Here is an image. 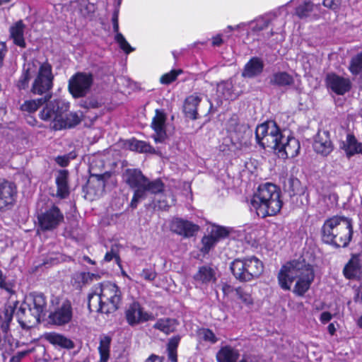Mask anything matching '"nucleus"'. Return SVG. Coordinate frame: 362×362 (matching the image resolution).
Listing matches in <instances>:
<instances>
[{
    "mask_svg": "<svg viewBox=\"0 0 362 362\" xmlns=\"http://www.w3.org/2000/svg\"><path fill=\"white\" fill-rule=\"evenodd\" d=\"M257 142L262 148H271L278 151L282 158H293L300 151V143L291 134L286 136L285 131L281 132L276 124L269 121L258 125L255 131Z\"/></svg>",
    "mask_w": 362,
    "mask_h": 362,
    "instance_id": "1",
    "label": "nucleus"
},
{
    "mask_svg": "<svg viewBox=\"0 0 362 362\" xmlns=\"http://www.w3.org/2000/svg\"><path fill=\"white\" fill-rule=\"evenodd\" d=\"M314 278L313 267L303 259L286 263L278 274L279 284L285 291L290 290L292 283L296 280L293 292L299 296H303L308 291Z\"/></svg>",
    "mask_w": 362,
    "mask_h": 362,
    "instance_id": "2",
    "label": "nucleus"
},
{
    "mask_svg": "<svg viewBox=\"0 0 362 362\" xmlns=\"http://www.w3.org/2000/svg\"><path fill=\"white\" fill-rule=\"evenodd\" d=\"M122 300L120 288L114 283L105 281L94 286L88 297L90 312L109 314L115 312Z\"/></svg>",
    "mask_w": 362,
    "mask_h": 362,
    "instance_id": "3",
    "label": "nucleus"
},
{
    "mask_svg": "<svg viewBox=\"0 0 362 362\" xmlns=\"http://www.w3.org/2000/svg\"><path fill=\"white\" fill-rule=\"evenodd\" d=\"M281 190L276 185L265 183L258 187L250 201L251 210L258 216L265 218L277 214L282 208Z\"/></svg>",
    "mask_w": 362,
    "mask_h": 362,
    "instance_id": "4",
    "label": "nucleus"
},
{
    "mask_svg": "<svg viewBox=\"0 0 362 362\" xmlns=\"http://www.w3.org/2000/svg\"><path fill=\"white\" fill-rule=\"evenodd\" d=\"M353 235L352 221L344 216H333L327 219L322 228V239L335 247H345Z\"/></svg>",
    "mask_w": 362,
    "mask_h": 362,
    "instance_id": "5",
    "label": "nucleus"
},
{
    "mask_svg": "<svg viewBox=\"0 0 362 362\" xmlns=\"http://www.w3.org/2000/svg\"><path fill=\"white\" fill-rule=\"evenodd\" d=\"M234 277L240 282L257 279L264 272L262 262L255 256H248L234 259L230 265Z\"/></svg>",
    "mask_w": 362,
    "mask_h": 362,
    "instance_id": "6",
    "label": "nucleus"
},
{
    "mask_svg": "<svg viewBox=\"0 0 362 362\" xmlns=\"http://www.w3.org/2000/svg\"><path fill=\"white\" fill-rule=\"evenodd\" d=\"M126 182L130 187L134 188V194L130 206L132 208H136L138 203L145 199V185L146 177L141 171L137 169H127L124 175Z\"/></svg>",
    "mask_w": 362,
    "mask_h": 362,
    "instance_id": "7",
    "label": "nucleus"
},
{
    "mask_svg": "<svg viewBox=\"0 0 362 362\" xmlns=\"http://www.w3.org/2000/svg\"><path fill=\"white\" fill-rule=\"evenodd\" d=\"M45 106L40 113V117L44 121H52V127L59 122L65 112H66L70 107L69 103L62 100H47L45 103Z\"/></svg>",
    "mask_w": 362,
    "mask_h": 362,
    "instance_id": "8",
    "label": "nucleus"
},
{
    "mask_svg": "<svg viewBox=\"0 0 362 362\" xmlns=\"http://www.w3.org/2000/svg\"><path fill=\"white\" fill-rule=\"evenodd\" d=\"M24 307H28L33 313L29 316L31 322H40V318L45 316L47 311V300L45 296L40 293H30L25 296L22 302Z\"/></svg>",
    "mask_w": 362,
    "mask_h": 362,
    "instance_id": "9",
    "label": "nucleus"
},
{
    "mask_svg": "<svg viewBox=\"0 0 362 362\" xmlns=\"http://www.w3.org/2000/svg\"><path fill=\"white\" fill-rule=\"evenodd\" d=\"M64 214L56 206H52L37 215L39 227L42 230H54L64 221Z\"/></svg>",
    "mask_w": 362,
    "mask_h": 362,
    "instance_id": "10",
    "label": "nucleus"
},
{
    "mask_svg": "<svg viewBox=\"0 0 362 362\" xmlns=\"http://www.w3.org/2000/svg\"><path fill=\"white\" fill-rule=\"evenodd\" d=\"M13 310L11 307H5L0 314V351H8L13 349V337L8 334V330L13 317Z\"/></svg>",
    "mask_w": 362,
    "mask_h": 362,
    "instance_id": "11",
    "label": "nucleus"
},
{
    "mask_svg": "<svg viewBox=\"0 0 362 362\" xmlns=\"http://www.w3.org/2000/svg\"><path fill=\"white\" fill-rule=\"evenodd\" d=\"M240 352L231 345L222 346L216 354L217 362H258V358L252 355H243L240 360Z\"/></svg>",
    "mask_w": 362,
    "mask_h": 362,
    "instance_id": "12",
    "label": "nucleus"
},
{
    "mask_svg": "<svg viewBox=\"0 0 362 362\" xmlns=\"http://www.w3.org/2000/svg\"><path fill=\"white\" fill-rule=\"evenodd\" d=\"M125 317L127 323L131 326L153 319V315L144 310V308L138 302H133L129 305L125 310Z\"/></svg>",
    "mask_w": 362,
    "mask_h": 362,
    "instance_id": "13",
    "label": "nucleus"
},
{
    "mask_svg": "<svg viewBox=\"0 0 362 362\" xmlns=\"http://www.w3.org/2000/svg\"><path fill=\"white\" fill-rule=\"evenodd\" d=\"M208 232L209 234L202 239V247L200 250L204 254H208L221 238H226L229 233L226 228L215 225Z\"/></svg>",
    "mask_w": 362,
    "mask_h": 362,
    "instance_id": "14",
    "label": "nucleus"
},
{
    "mask_svg": "<svg viewBox=\"0 0 362 362\" xmlns=\"http://www.w3.org/2000/svg\"><path fill=\"white\" fill-rule=\"evenodd\" d=\"M53 79L52 66L49 63L42 64L31 90H50L52 88Z\"/></svg>",
    "mask_w": 362,
    "mask_h": 362,
    "instance_id": "15",
    "label": "nucleus"
},
{
    "mask_svg": "<svg viewBox=\"0 0 362 362\" xmlns=\"http://www.w3.org/2000/svg\"><path fill=\"white\" fill-rule=\"evenodd\" d=\"M167 115L163 110L156 109L152 119L151 127L154 132L152 135L156 143H163L167 138L166 134Z\"/></svg>",
    "mask_w": 362,
    "mask_h": 362,
    "instance_id": "16",
    "label": "nucleus"
},
{
    "mask_svg": "<svg viewBox=\"0 0 362 362\" xmlns=\"http://www.w3.org/2000/svg\"><path fill=\"white\" fill-rule=\"evenodd\" d=\"M16 194V187L13 182L0 180V210L13 205Z\"/></svg>",
    "mask_w": 362,
    "mask_h": 362,
    "instance_id": "17",
    "label": "nucleus"
},
{
    "mask_svg": "<svg viewBox=\"0 0 362 362\" xmlns=\"http://www.w3.org/2000/svg\"><path fill=\"white\" fill-rule=\"evenodd\" d=\"M170 228L173 233L188 238L198 231L199 226L189 221L175 218L170 222Z\"/></svg>",
    "mask_w": 362,
    "mask_h": 362,
    "instance_id": "18",
    "label": "nucleus"
},
{
    "mask_svg": "<svg viewBox=\"0 0 362 362\" xmlns=\"http://www.w3.org/2000/svg\"><path fill=\"white\" fill-rule=\"evenodd\" d=\"M93 82L90 73L77 72L69 81V90H88Z\"/></svg>",
    "mask_w": 362,
    "mask_h": 362,
    "instance_id": "19",
    "label": "nucleus"
},
{
    "mask_svg": "<svg viewBox=\"0 0 362 362\" xmlns=\"http://www.w3.org/2000/svg\"><path fill=\"white\" fill-rule=\"evenodd\" d=\"M73 312L71 303L64 302L55 310L49 314V319L52 323L62 325L69 322L72 318Z\"/></svg>",
    "mask_w": 362,
    "mask_h": 362,
    "instance_id": "20",
    "label": "nucleus"
},
{
    "mask_svg": "<svg viewBox=\"0 0 362 362\" xmlns=\"http://www.w3.org/2000/svg\"><path fill=\"white\" fill-rule=\"evenodd\" d=\"M13 310V315L15 314L17 320L23 329H28L40 322H31L29 316L33 315V313L30 310H28V307H24L23 303H19L16 302L13 306L8 305Z\"/></svg>",
    "mask_w": 362,
    "mask_h": 362,
    "instance_id": "21",
    "label": "nucleus"
},
{
    "mask_svg": "<svg viewBox=\"0 0 362 362\" xmlns=\"http://www.w3.org/2000/svg\"><path fill=\"white\" fill-rule=\"evenodd\" d=\"M243 128V127L238 123V119L236 115H233L226 124V130L230 136L231 144L236 149L240 148L242 146Z\"/></svg>",
    "mask_w": 362,
    "mask_h": 362,
    "instance_id": "22",
    "label": "nucleus"
},
{
    "mask_svg": "<svg viewBox=\"0 0 362 362\" xmlns=\"http://www.w3.org/2000/svg\"><path fill=\"white\" fill-rule=\"evenodd\" d=\"M325 83L327 87L331 90H350L351 88L349 78L340 76L334 73L327 74Z\"/></svg>",
    "mask_w": 362,
    "mask_h": 362,
    "instance_id": "23",
    "label": "nucleus"
},
{
    "mask_svg": "<svg viewBox=\"0 0 362 362\" xmlns=\"http://www.w3.org/2000/svg\"><path fill=\"white\" fill-rule=\"evenodd\" d=\"M216 273L210 266L200 267L197 272L194 275V280L197 285H208L216 281Z\"/></svg>",
    "mask_w": 362,
    "mask_h": 362,
    "instance_id": "24",
    "label": "nucleus"
},
{
    "mask_svg": "<svg viewBox=\"0 0 362 362\" xmlns=\"http://www.w3.org/2000/svg\"><path fill=\"white\" fill-rule=\"evenodd\" d=\"M25 25L22 20H19L9 28V37L13 40L14 45L25 48L26 42L24 37Z\"/></svg>",
    "mask_w": 362,
    "mask_h": 362,
    "instance_id": "25",
    "label": "nucleus"
},
{
    "mask_svg": "<svg viewBox=\"0 0 362 362\" xmlns=\"http://www.w3.org/2000/svg\"><path fill=\"white\" fill-rule=\"evenodd\" d=\"M264 66V62L259 57L251 58L245 65L242 76L245 78H252L259 75Z\"/></svg>",
    "mask_w": 362,
    "mask_h": 362,
    "instance_id": "26",
    "label": "nucleus"
},
{
    "mask_svg": "<svg viewBox=\"0 0 362 362\" xmlns=\"http://www.w3.org/2000/svg\"><path fill=\"white\" fill-rule=\"evenodd\" d=\"M83 117L81 112H71L66 115L65 117L62 115L60 121L54 126V130H61L66 128H72L78 125Z\"/></svg>",
    "mask_w": 362,
    "mask_h": 362,
    "instance_id": "27",
    "label": "nucleus"
},
{
    "mask_svg": "<svg viewBox=\"0 0 362 362\" xmlns=\"http://www.w3.org/2000/svg\"><path fill=\"white\" fill-rule=\"evenodd\" d=\"M313 148L317 153L327 156L332 151V146L327 137V132L318 133L315 139Z\"/></svg>",
    "mask_w": 362,
    "mask_h": 362,
    "instance_id": "28",
    "label": "nucleus"
},
{
    "mask_svg": "<svg viewBox=\"0 0 362 362\" xmlns=\"http://www.w3.org/2000/svg\"><path fill=\"white\" fill-rule=\"evenodd\" d=\"M343 273L348 279L359 278L362 273L359 259L357 257H352L344 267Z\"/></svg>",
    "mask_w": 362,
    "mask_h": 362,
    "instance_id": "29",
    "label": "nucleus"
},
{
    "mask_svg": "<svg viewBox=\"0 0 362 362\" xmlns=\"http://www.w3.org/2000/svg\"><path fill=\"white\" fill-rule=\"evenodd\" d=\"M68 171L61 170L58 172L56 177V184L57 187V195L60 198H65L69 193L68 186Z\"/></svg>",
    "mask_w": 362,
    "mask_h": 362,
    "instance_id": "30",
    "label": "nucleus"
},
{
    "mask_svg": "<svg viewBox=\"0 0 362 362\" xmlns=\"http://www.w3.org/2000/svg\"><path fill=\"white\" fill-rule=\"evenodd\" d=\"M200 100V98L197 94L192 95L186 98L184 104V112L186 117L192 119L197 118V107Z\"/></svg>",
    "mask_w": 362,
    "mask_h": 362,
    "instance_id": "31",
    "label": "nucleus"
},
{
    "mask_svg": "<svg viewBox=\"0 0 362 362\" xmlns=\"http://www.w3.org/2000/svg\"><path fill=\"white\" fill-rule=\"evenodd\" d=\"M342 148L349 157L356 153H362V144L358 143L356 138L351 134L347 135L346 141L343 143Z\"/></svg>",
    "mask_w": 362,
    "mask_h": 362,
    "instance_id": "32",
    "label": "nucleus"
},
{
    "mask_svg": "<svg viewBox=\"0 0 362 362\" xmlns=\"http://www.w3.org/2000/svg\"><path fill=\"white\" fill-rule=\"evenodd\" d=\"M44 337L49 343L63 348L70 349L74 346L73 342L70 339L54 332L45 333Z\"/></svg>",
    "mask_w": 362,
    "mask_h": 362,
    "instance_id": "33",
    "label": "nucleus"
},
{
    "mask_svg": "<svg viewBox=\"0 0 362 362\" xmlns=\"http://www.w3.org/2000/svg\"><path fill=\"white\" fill-rule=\"evenodd\" d=\"M74 98L79 99L78 104L84 108H95L98 106V100L93 95L86 96L87 92H70Z\"/></svg>",
    "mask_w": 362,
    "mask_h": 362,
    "instance_id": "34",
    "label": "nucleus"
},
{
    "mask_svg": "<svg viewBox=\"0 0 362 362\" xmlns=\"http://www.w3.org/2000/svg\"><path fill=\"white\" fill-rule=\"evenodd\" d=\"M177 325V322L176 320L166 317L158 320L153 327L166 334H169L175 330Z\"/></svg>",
    "mask_w": 362,
    "mask_h": 362,
    "instance_id": "35",
    "label": "nucleus"
},
{
    "mask_svg": "<svg viewBox=\"0 0 362 362\" xmlns=\"http://www.w3.org/2000/svg\"><path fill=\"white\" fill-rule=\"evenodd\" d=\"M129 148L132 151L139 153H156V150L148 143L144 141H140L135 139L129 141Z\"/></svg>",
    "mask_w": 362,
    "mask_h": 362,
    "instance_id": "36",
    "label": "nucleus"
},
{
    "mask_svg": "<svg viewBox=\"0 0 362 362\" xmlns=\"http://www.w3.org/2000/svg\"><path fill=\"white\" fill-rule=\"evenodd\" d=\"M47 94H46L44 97L36 99V100H30L25 101L22 105H21V110L23 111H27L29 112H33L37 110V109L41 106L43 105L44 103L47 100L51 99L52 95L49 94V92H46Z\"/></svg>",
    "mask_w": 362,
    "mask_h": 362,
    "instance_id": "37",
    "label": "nucleus"
},
{
    "mask_svg": "<svg viewBox=\"0 0 362 362\" xmlns=\"http://www.w3.org/2000/svg\"><path fill=\"white\" fill-rule=\"evenodd\" d=\"M320 5H315L311 1H307L298 5L296 8V15L300 19L308 18L315 8H318Z\"/></svg>",
    "mask_w": 362,
    "mask_h": 362,
    "instance_id": "38",
    "label": "nucleus"
},
{
    "mask_svg": "<svg viewBox=\"0 0 362 362\" xmlns=\"http://www.w3.org/2000/svg\"><path fill=\"white\" fill-rule=\"evenodd\" d=\"M271 82L279 86H286L294 83L293 77L286 71H279L274 74Z\"/></svg>",
    "mask_w": 362,
    "mask_h": 362,
    "instance_id": "39",
    "label": "nucleus"
},
{
    "mask_svg": "<svg viewBox=\"0 0 362 362\" xmlns=\"http://www.w3.org/2000/svg\"><path fill=\"white\" fill-rule=\"evenodd\" d=\"M235 293L238 299L246 306L253 304L252 288L250 286L238 287L235 289Z\"/></svg>",
    "mask_w": 362,
    "mask_h": 362,
    "instance_id": "40",
    "label": "nucleus"
},
{
    "mask_svg": "<svg viewBox=\"0 0 362 362\" xmlns=\"http://www.w3.org/2000/svg\"><path fill=\"white\" fill-rule=\"evenodd\" d=\"M110 339L105 337L101 339L100 346L98 347L100 354V360L98 362H107L110 358Z\"/></svg>",
    "mask_w": 362,
    "mask_h": 362,
    "instance_id": "41",
    "label": "nucleus"
},
{
    "mask_svg": "<svg viewBox=\"0 0 362 362\" xmlns=\"http://www.w3.org/2000/svg\"><path fill=\"white\" fill-rule=\"evenodd\" d=\"M99 278V275L90 272H78L74 275V280L78 284L79 286L88 284L93 280H97Z\"/></svg>",
    "mask_w": 362,
    "mask_h": 362,
    "instance_id": "42",
    "label": "nucleus"
},
{
    "mask_svg": "<svg viewBox=\"0 0 362 362\" xmlns=\"http://www.w3.org/2000/svg\"><path fill=\"white\" fill-rule=\"evenodd\" d=\"M145 198L146 197L147 193L151 192L152 194H159L163 190V184L160 180H156L150 182L146 179V185H145Z\"/></svg>",
    "mask_w": 362,
    "mask_h": 362,
    "instance_id": "43",
    "label": "nucleus"
},
{
    "mask_svg": "<svg viewBox=\"0 0 362 362\" xmlns=\"http://www.w3.org/2000/svg\"><path fill=\"white\" fill-rule=\"evenodd\" d=\"M349 69L354 75H358L362 71V52L351 59Z\"/></svg>",
    "mask_w": 362,
    "mask_h": 362,
    "instance_id": "44",
    "label": "nucleus"
},
{
    "mask_svg": "<svg viewBox=\"0 0 362 362\" xmlns=\"http://www.w3.org/2000/svg\"><path fill=\"white\" fill-rule=\"evenodd\" d=\"M271 21L272 19L267 16H261L257 18L255 21L251 22V23H255L252 27V30L255 32L263 30L269 26Z\"/></svg>",
    "mask_w": 362,
    "mask_h": 362,
    "instance_id": "45",
    "label": "nucleus"
},
{
    "mask_svg": "<svg viewBox=\"0 0 362 362\" xmlns=\"http://www.w3.org/2000/svg\"><path fill=\"white\" fill-rule=\"evenodd\" d=\"M115 41L118 43L119 47L126 53L129 54L134 50L122 33H118L115 37Z\"/></svg>",
    "mask_w": 362,
    "mask_h": 362,
    "instance_id": "46",
    "label": "nucleus"
},
{
    "mask_svg": "<svg viewBox=\"0 0 362 362\" xmlns=\"http://www.w3.org/2000/svg\"><path fill=\"white\" fill-rule=\"evenodd\" d=\"M199 334L204 341L210 342L211 344H215L218 341V338L209 329H200Z\"/></svg>",
    "mask_w": 362,
    "mask_h": 362,
    "instance_id": "47",
    "label": "nucleus"
},
{
    "mask_svg": "<svg viewBox=\"0 0 362 362\" xmlns=\"http://www.w3.org/2000/svg\"><path fill=\"white\" fill-rule=\"evenodd\" d=\"M30 78L29 69L23 71L22 75L17 82V87L19 90H24L28 87Z\"/></svg>",
    "mask_w": 362,
    "mask_h": 362,
    "instance_id": "48",
    "label": "nucleus"
},
{
    "mask_svg": "<svg viewBox=\"0 0 362 362\" xmlns=\"http://www.w3.org/2000/svg\"><path fill=\"white\" fill-rule=\"evenodd\" d=\"M180 73H182L180 69L172 70L169 73L163 75L160 78V81L163 84H169L174 81Z\"/></svg>",
    "mask_w": 362,
    "mask_h": 362,
    "instance_id": "49",
    "label": "nucleus"
},
{
    "mask_svg": "<svg viewBox=\"0 0 362 362\" xmlns=\"http://www.w3.org/2000/svg\"><path fill=\"white\" fill-rule=\"evenodd\" d=\"M114 259H115L117 264H119V262H120L119 256L117 250L114 247H112L110 251L106 252L105 257H104V261L108 262Z\"/></svg>",
    "mask_w": 362,
    "mask_h": 362,
    "instance_id": "50",
    "label": "nucleus"
},
{
    "mask_svg": "<svg viewBox=\"0 0 362 362\" xmlns=\"http://www.w3.org/2000/svg\"><path fill=\"white\" fill-rule=\"evenodd\" d=\"M324 6L337 12L340 6L341 0H323Z\"/></svg>",
    "mask_w": 362,
    "mask_h": 362,
    "instance_id": "51",
    "label": "nucleus"
},
{
    "mask_svg": "<svg viewBox=\"0 0 362 362\" xmlns=\"http://www.w3.org/2000/svg\"><path fill=\"white\" fill-rule=\"evenodd\" d=\"M180 341V336H175L172 337L168 341L167 350L177 351Z\"/></svg>",
    "mask_w": 362,
    "mask_h": 362,
    "instance_id": "52",
    "label": "nucleus"
},
{
    "mask_svg": "<svg viewBox=\"0 0 362 362\" xmlns=\"http://www.w3.org/2000/svg\"><path fill=\"white\" fill-rule=\"evenodd\" d=\"M141 276L146 280L153 281L156 278V274L152 269H143Z\"/></svg>",
    "mask_w": 362,
    "mask_h": 362,
    "instance_id": "53",
    "label": "nucleus"
},
{
    "mask_svg": "<svg viewBox=\"0 0 362 362\" xmlns=\"http://www.w3.org/2000/svg\"><path fill=\"white\" fill-rule=\"evenodd\" d=\"M163 194H160V198L157 200L156 206L161 210H167L169 207L168 200L164 198Z\"/></svg>",
    "mask_w": 362,
    "mask_h": 362,
    "instance_id": "54",
    "label": "nucleus"
},
{
    "mask_svg": "<svg viewBox=\"0 0 362 362\" xmlns=\"http://www.w3.org/2000/svg\"><path fill=\"white\" fill-rule=\"evenodd\" d=\"M92 177H95L98 182H100V185L102 187L105 186V182L106 180L109 179L110 177V174L109 173H105L103 174H92Z\"/></svg>",
    "mask_w": 362,
    "mask_h": 362,
    "instance_id": "55",
    "label": "nucleus"
},
{
    "mask_svg": "<svg viewBox=\"0 0 362 362\" xmlns=\"http://www.w3.org/2000/svg\"><path fill=\"white\" fill-rule=\"evenodd\" d=\"M6 44L4 42H0V66L3 65L4 57L7 53Z\"/></svg>",
    "mask_w": 362,
    "mask_h": 362,
    "instance_id": "56",
    "label": "nucleus"
},
{
    "mask_svg": "<svg viewBox=\"0 0 362 362\" xmlns=\"http://www.w3.org/2000/svg\"><path fill=\"white\" fill-rule=\"evenodd\" d=\"M56 162L62 167L68 165L69 163V158L67 156H58L56 158Z\"/></svg>",
    "mask_w": 362,
    "mask_h": 362,
    "instance_id": "57",
    "label": "nucleus"
},
{
    "mask_svg": "<svg viewBox=\"0 0 362 362\" xmlns=\"http://www.w3.org/2000/svg\"><path fill=\"white\" fill-rule=\"evenodd\" d=\"M218 90H230L232 88L231 82L229 81H223L218 84Z\"/></svg>",
    "mask_w": 362,
    "mask_h": 362,
    "instance_id": "58",
    "label": "nucleus"
},
{
    "mask_svg": "<svg viewBox=\"0 0 362 362\" xmlns=\"http://www.w3.org/2000/svg\"><path fill=\"white\" fill-rule=\"evenodd\" d=\"M332 318V315L329 312H323L320 315V320L322 324L329 322Z\"/></svg>",
    "mask_w": 362,
    "mask_h": 362,
    "instance_id": "59",
    "label": "nucleus"
},
{
    "mask_svg": "<svg viewBox=\"0 0 362 362\" xmlns=\"http://www.w3.org/2000/svg\"><path fill=\"white\" fill-rule=\"evenodd\" d=\"M0 288L5 289L8 291H10L8 284L6 282V276L3 274L0 270Z\"/></svg>",
    "mask_w": 362,
    "mask_h": 362,
    "instance_id": "60",
    "label": "nucleus"
},
{
    "mask_svg": "<svg viewBox=\"0 0 362 362\" xmlns=\"http://www.w3.org/2000/svg\"><path fill=\"white\" fill-rule=\"evenodd\" d=\"M354 300L356 303H362V285L356 289Z\"/></svg>",
    "mask_w": 362,
    "mask_h": 362,
    "instance_id": "61",
    "label": "nucleus"
},
{
    "mask_svg": "<svg viewBox=\"0 0 362 362\" xmlns=\"http://www.w3.org/2000/svg\"><path fill=\"white\" fill-rule=\"evenodd\" d=\"M35 351V348L32 347L25 351H18L16 355L19 359L21 361L25 356H26L30 353H32Z\"/></svg>",
    "mask_w": 362,
    "mask_h": 362,
    "instance_id": "62",
    "label": "nucleus"
},
{
    "mask_svg": "<svg viewBox=\"0 0 362 362\" xmlns=\"http://www.w3.org/2000/svg\"><path fill=\"white\" fill-rule=\"evenodd\" d=\"M168 356L171 362H177V351L168 350Z\"/></svg>",
    "mask_w": 362,
    "mask_h": 362,
    "instance_id": "63",
    "label": "nucleus"
},
{
    "mask_svg": "<svg viewBox=\"0 0 362 362\" xmlns=\"http://www.w3.org/2000/svg\"><path fill=\"white\" fill-rule=\"evenodd\" d=\"M145 362H163V358L155 354H151Z\"/></svg>",
    "mask_w": 362,
    "mask_h": 362,
    "instance_id": "64",
    "label": "nucleus"
}]
</instances>
